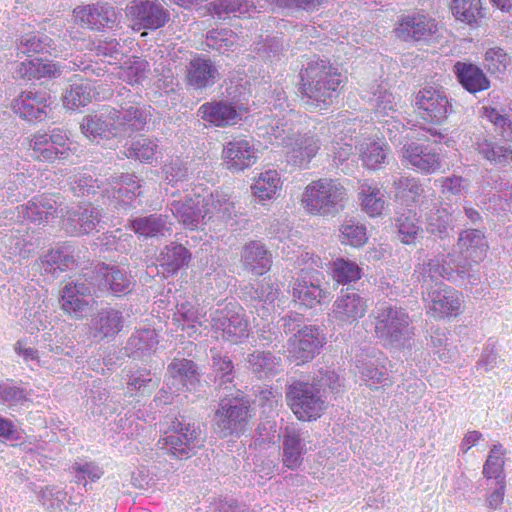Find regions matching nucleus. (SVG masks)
<instances>
[{
	"label": "nucleus",
	"mask_w": 512,
	"mask_h": 512,
	"mask_svg": "<svg viewBox=\"0 0 512 512\" xmlns=\"http://www.w3.org/2000/svg\"><path fill=\"white\" fill-rule=\"evenodd\" d=\"M345 80L337 68L320 60L309 63L300 72L299 91L307 99L308 105L324 109L332 103L333 93L338 91Z\"/></svg>",
	"instance_id": "nucleus-1"
},
{
	"label": "nucleus",
	"mask_w": 512,
	"mask_h": 512,
	"mask_svg": "<svg viewBox=\"0 0 512 512\" xmlns=\"http://www.w3.org/2000/svg\"><path fill=\"white\" fill-rule=\"evenodd\" d=\"M346 199L347 190L338 179L320 178L305 186L300 203L309 215L326 216L337 211Z\"/></svg>",
	"instance_id": "nucleus-2"
},
{
	"label": "nucleus",
	"mask_w": 512,
	"mask_h": 512,
	"mask_svg": "<svg viewBox=\"0 0 512 512\" xmlns=\"http://www.w3.org/2000/svg\"><path fill=\"white\" fill-rule=\"evenodd\" d=\"M253 417L250 403L244 396L223 397L215 411L216 431L222 438H239L251 430Z\"/></svg>",
	"instance_id": "nucleus-3"
},
{
	"label": "nucleus",
	"mask_w": 512,
	"mask_h": 512,
	"mask_svg": "<svg viewBox=\"0 0 512 512\" xmlns=\"http://www.w3.org/2000/svg\"><path fill=\"white\" fill-rule=\"evenodd\" d=\"M427 133L434 138L438 137V142L444 137L436 130H425L409 137L400 151V160L404 166L425 175L439 171L442 162L439 152L432 146Z\"/></svg>",
	"instance_id": "nucleus-4"
},
{
	"label": "nucleus",
	"mask_w": 512,
	"mask_h": 512,
	"mask_svg": "<svg viewBox=\"0 0 512 512\" xmlns=\"http://www.w3.org/2000/svg\"><path fill=\"white\" fill-rule=\"evenodd\" d=\"M376 337L384 345H395L411 339L414 328L404 308L388 302L379 303L372 313Z\"/></svg>",
	"instance_id": "nucleus-5"
},
{
	"label": "nucleus",
	"mask_w": 512,
	"mask_h": 512,
	"mask_svg": "<svg viewBox=\"0 0 512 512\" xmlns=\"http://www.w3.org/2000/svg\"><path fill=\"white\" fill-rule=\"evenodd\" d=\"M205 444V437L199 426L185 424L175 418L170 427L158 440V446L166 453L178 460H187Z\"/></svg>",
	"instance_id": "nucleus-6"
},
{
	"label": "nucleus",
	"mask_w": 512,
	"mask_h": 512,
	"mask_svg": "<svg viewBox=\"0 0 512 512\" xmlns=\"http://www.w3.org/2000/svg\"><path fill=\"white\" fill-rule=\"evenodd\" d=\"M69 140V132L63 128H54L49 134L37 131L27 138L33 160L49 164L68 161L71 155L76 154V148L68 145Z\"/></svg>",
	"instance_id": "nucleus-7"
},
{
	"label": "nucleus",
	"mask_w": 512,
	"mask_h": 512,
	"mask_svg": "<svg viewBox=\"0 0 512 512\" xmlns=\"http://www.w3.org/2000/svg\"><path fill=\"white\" fill-rule=\"evenodd\" d=\"M286 402L296 418L304 422L317 420L327 407L317 384L299 380L288 386Z\"/></svg>",
	"instance_id": "nucleus-8"
},
{
	"label": "nucleus",
	"mask_w": 512,
	"mask_h": 512,
	"mask_svg": "<svg viewBox=\"0 0 512 512\" xmlns=\"http://www.w3.org/2000/svg\"><path fill=\"white\" fill-rule=\"evenodd\" d=\"M369 305L368 300L355 289H342L333 303L330 317L339 327L355 325L362 319Z\"/></svg>",
	"instance_id": "nucleus-9"
},
{
	"label": "nucleus",
	"mask_w": 512,
	"mask_h": 512,
	"mask_svg": "<svg viewBox=\"0 0 512 512\" xmlns=\"http://www.w3.org/2000/svg\"><path fill=\"white\" fill-rule=\"evenodd\" d=\"M125 14L135 31L156 30L169 21L168 11L158 0H133L126 6Z\"/></svg>",
	"instance_id": "nucleus-10"
},
{
	"label": "nucleus",
	"mask_w": 512,
	"mask_h": 512,
	"mask_svg": "<svg viewBox=\"0 0 512 512\" xmlns=\"http://www.w3.org/2000/svg\"><path fill=\"white\" fill-rule=\"evenodd\" d=\"M414 107L417 115L425 122L441 124L448 117L450 103L443 91L429 86L415 94Z\"/></svg>",
	"instance_id": "nucleus-11"
},
{
	"label": "nucleus",
	"mask_w": 512,
	"mask_h": 512,
	"mask_svg": "<svg viewBox=\"0 0 512 512\" xmlns=\"http://www.w3.org/2000/svg\"><path fill=\"white\" fill-rule=\"evenodd\" d=\"M324 274L320 271H303L292 285V298L300 306L314 308L326 302L330 293L322 288Z\"/></svg>",
	"instance_id": "nucleus-12"
},
{
	"label": "nucleus",
	"mask_w": 512,
	"mask_h": 512,
	"mask_svg": "<svg viewBox=\"0 0 512 512\" xmlns=\"http://www.w3.org/2000/svg\"><path fill=\"white\" fill-rule=\"evenodd\" d=\"M463 295L446 285H436L428 293L427 314L437 320L458 317L462 312Z\"/></svg>",
	"instance_id": "nucleus-13"
},
{
	"label": "nucleus",
	"mask_w": 512,
	"mask_h": 512,
	"mask_svg": "<svg viewBox=\"0 0 512 512\" xmlns=\"http://www.w3.org/2000/svg\"><path fill=\"white\" fill-rule=\"evenodd\" d=\"M326 343L325 335L316 326H305L288 341V351L296 365L311 361Z\"/></svg>",
	"instance_id": "nucleus-14"
},
{
	"label": "nucleus",
	"mask_w": 512,
	"mask_h": 512,
	"mask_svg": "<svg viewBox=\"0 0 512 512\" xmlns=\"http://www.w3.org/2000/svg\"><path fill=\"white\" fill-rule=\"evenodd\" d=\"M203 206L205 209L202 214V211L196 210L192 205V201H189L177 205L175 207V215L186 228L193 230L197 228L200 218H207L208 220L212 219L214 216L221 218L225 215H229L233 207L232 203L228 200L221 202L219 199H215L213 194L205 201Z\"/></svg>",
	"instance_id": "nucleus-15"
},
{
	"label": "nucleus",
	"mask_w": 512,
	"mask_h": 512,
	"mask_svg": "<svg viewBox=\"0 0 512 512\" xmlns=\"http://www.w3.org/2000/svg\"><path fill=\"white\" fill-rule=\"evenodd\" d=\"M63 197L49 193L35 196L22 206L24 217L35 223H55L64 211Z\"/></svg>",
	"instance_id": "nucleus-16"
},
{
	"label": "nucleus",
	"mask_w": 512,
	"mask_h": 512,
	"mask_svg": "<svg viewBox=\"0 0 512 512\" xmlns=\"http://www.w3.org/2000/svg\"><path fill=\"white\" fill-rule=\"evenodd\" d=\"M75 22L90 29L100 30L112 27L117 19L115 9L108 3L77 6L73 10Z\"/></svg>",
	"instance_id": "nucleus-17"
},
{
	"label": "nucleus",
	"mask_w": 512,
	"mask_h": 512,
	"mask_svg": "<svg viewBox=\"0 0 512 512\" xmlns=\"http://www.w3.org/2000/svg\"><path fill=\"white\" fill-rule=\"evenodd\" d=\"M49 100L47 93L25 91L14 99L12 109L23 119L41 122L47 118Z\"/></svg>",
	"instance_id": "nucleus-18"
},
{
	"label": "nucleus",
	"mask_w": 512,
	"mask_h": 512,
	"mask_svg": "<svg viewBox=\"0 0 512 512\" xmlns=\"http://www.w3.org/2000/svg\"><path fill=\"white\" fill-rule=\"evenodd\" d=\"M198 115L209 125L221 128L234 126L241 120V113L237 107L224 100L202 104L198 109Z\"/></svg>",
	"instance_id": "nucleus-19"
},
{
	"label": "nucleus",
	"mask_w": 512,
	"mask_h": 512,
	"mask_svg": "<svg viewBox=\"0 0 512 512\" xmlns=\"http://www.w3.org/2000/svg\"><path fill=\"white\" fill-rule=\"evenodd\" d=\"M222 158L227 169L240 172L257 162L256 151L247 139H234L228 142L222 151Z\"/></svg>",
	"instance_id": "nucleus-20"
},
{
	"label": "nucleus",
	"mask_w": 512,
	"mask_h": 512,
	"mask_svg": "<svg viewBox=\"0 0 512 512\" xmlns=\"http://www.w3.org/2000/svg\"><path fill=\"white\" fill-rule=\"evenodd\" d=\"M217 329L222 330V337L234 344L242 343L249 336L248 320L245 310L240 305H231L223 319L215 321Z\"/></svg>",
	"instance_id": "nucleus-21"
},
{
	"label": "nucleus",
	"mask_w": 512,
	"mask_h": 512,
	"mask_svg": "<svg viewBox=\"0 0 512 512\" xmlns=\"http://www.w3.org/2000/svg\"><path fill=\"white\" fill-rule=\"evenodd\" d=\"M91 296L90 288L84 283H67L61 292V309L69 316L82 319L89 309L85 299Z\"/></svg>",
	"instance_id": "nucleus-22"
},
{
	"label": "nucleus",
	"mask_w": 512,
	"mask_h": 512,
	"mask_svg": "<svg viewBox=\"0 0 512 512\" xmlns=\"http://www.w3.org/2000/svg\"><path fill=\"white\" fill-rule=\"evenodd\" d=\"M435 28L436 24L433 19L414 13L403 16L395 32L404 41H420L430 36Z\"/></svg>",
	"instance_id": "nucleus-23"
},
{
	"label": "nucleus",
	"mask_w": 512,
	"mask_h": 512,
	"mask_svg": "<svg viewBox=\"0 0 512 512\" xmlns=\"http://www.w3.org/2000/svg\"><path fill=\"white\" fill-rule=\"evenodd\" d=\"M448 10L456 22L471 29L481 26L486 12L483 0H449Z\"/></svg>",
	"instance_id": "nucleus-24"
},
{
	"label": "nucleus",
	"mask_w": 512,
	"mask_h": 512,
	"mask_svg": "<svg viewBox=\"0 0 512 512\" xmlns=\"http://www.w3.org/2000/svg\"><path fill=\"white\" fill-rule=\"evenodd\" d=\"M283 188V180L275 169H268L253 178L250 186L253 196L261 203L278 198Z\"/></svg>",
	"instance_id": "nucleus-25"
},
{
	"label": "nucleus",
	"mask_w": 512,
	"mask_h": 512,
	"mask_svg": "<svg viewBox=\"0 0 512 512\" xmlns=\"http://www.w3.org/2000/svg\"><path fill=\"white\" fill-rule=\"evenodd\" d=\"M241 259L244 267L257 276L264 275L272 265L271 253L257 240H251L244 245Z\"/></svg>",
	"instance_id": "nucleus-26"
},
{
	"label": "nucleus",
	"mask_w": 512,
	"mask_h": 512,
	"mask_svg": "<svg viewBox=\"0 0 512 512\" xmlns=\"http://www.w3.org/2000/svg\"><path fill=\"white\" fill-rule=\"evenodd\" d=\"M453 72L458 82L470 93L485 91L490 87V81L484 71L471 62L457 61Z\"/></svg>",
	"instance_id": "nucleus-27"
},
{
	"label": "nucleus",
	"mask_w": 512,
	"mask_h": 512,
	"mask_svg": "<svg viewBox=\"0 0 512 512\" xmlns=\"http://www.w3.org/2000/svg\"><path fill=\"white\" fill-rule=\"evenodd\" d=\"M289 157L295 165L307 166L320 150V139L311 132L298 135L289 144Z\"/></svg>",
	"instance_id": "nucleus-28"
},
{
	"label": "nucleus",
	"mask_w": 512,
	"mask_h": 512,
	"mask_svg": "<svg viewBox=\"0 0 512 512\" xmlns=\"http://www.w3.org/2000/svg\"><path fill=\"white\" fill-rule=\"evenodd\" d=\"M113 119L119 136L130 135L144 128L148 113L144 109L135 106H130L123 112L112 109L111 120Z\"/></svg>",
	"instance_id": "nucleus-29"
},
{
	"label": "nucleus",
	"mask_w": 512,
	"mask_h": 512,
	"mask_svg": "<svg viewBox=\"0 0 512 512\" xmlns=\"http://www.w3.org/2000/svg\"><path fill=\"white\" fill-rule=\"evenodd\" d=\"M81 132L90 141L98 139H110L118 137L114 119L111 120V111L106 115L105 119L97 115H87L80 123Z\"/></svg>",
	"instance_id": "nucleus-30"
},
{
	"label": "nucleus",
	"mask_w": 512,
	"mask_h": 512,
	"mask_svg": "<svg viewBox=\"0 0 512 512\" xmlns=\"http://www.w3.org/2000/svg\"><path fill=\"white\" fill-rule=\"evenodd\" d=\"M217 74V69L212 61L198 55L190 61L187 81L196 89H204L214 84Z\"/></svg>",
	"instance_id": "nucleus-31"
},
{
	"label": "nucleus",
	"mask_w": 512,
	"mask_h": 512,
	"mask_svg": "<svg viewBox=\"0 0 512 512\" xmlns=\"http://www.w3.org/2000/svg\"><path fill=\"white\" fill-rule=\"evenodd\" d=\"M358 200L362 211L370 217H377L383 213L385 201L380 188L367 180L360 183Z\"/></svg>",
	"instance_id": "nucleus-32"
},
{
	"label": "nucleus",
	"mask_w": 512,
	"mask_h": 512,
	"mask_svg": "<svg viewBox=\"0 0 512 512\" xmlns=\"http://www.w3.org/2000/svg\"><path fill=\"white\" fill-rule=\"evenodd\" d=\"M458 246L466 254V258L475 262L482 260L488 249L483 233L476 229L463 231L460 234Z\"/></svg>",
	"instance_id": "nucleus-33"
},
{
	"label": "nucleus",
	"mask_w": 512,
	"mask_h": 512,
	"mask_svg": "<svg viewBox=\"0 0 512 512\" xmlns=\"http://www.w3.org/2000/svg\"><path fill=\"white\" fill-rule=\"evenodd\" d=\"M359 157L367 169L376 170L385 163L387 145L372 138L364 139L358 146Z\"/></svg>",
	"instance_id": "nucleus-34"
},
{
	"label": "nucleus",
	"mask_w": 512,
	"mask_h": 512,
	"mask_svg": "<svg viewBox=\"0 0 512 512\" xmlns=\"http://www.w3.org/2000/svg\"><path fill=\"white\" fill-rule=\"evenodd\" d=\"M330 276L338 285H349L359 281L363 271L356 262L339 257L330 265Z\"/></svg>",
	"instance_id": "nucleus-35"
},
{
	"label": "nucleus",
	"mask_w": 512,
	"mask_h": 512,
	"mask_svg": "<svg viewBox=\"0 0 512 512\" xmlns=\"http://www.w3.org/2000/svg\"><path fill=\"white\" fill-rule=\"evenodd\" d=\"M506 453L507 451L502 444H495L491 447L483 465L482 474L484 478L506 481L504 472Z\"/></svg>",
	"instance_id": "nucleus-36"
},
{
	"label": "nucleus",
	"mask_w": 512,
	"mask_h": 512,
	"mask_svg": "<svg viewBox=\"0 0 512 512\" xmlns=\"http://www.w3.org/2000/svg\"><path fill=\"white\" fill-rule=\"evenodd\" d=\"M123 327L121 312L115 309H108L99 313L95 323V337L100 339L115 337Z\"/></svg>",
	"instance_id": "nucleus-37"
},
{
	"label": "nucleus",
	"mask_w": 512,
	"mask_h": 512,
	"mask_svg": "<svg viewBox=\"0 0 512 512\" xmlns=\"http://www.w3.org/2000/svg\"><path fill=\"white\" fill-rule=\"evenodd\" d=\"M129 228L140 237H156L163 234L166 229V217L162 215H149L130 220Z\"/></svg>",
	"instance_id": "nucleus-38"
},
{
	"label": "nucleus",
	"mask_w": 512,
	"mask_h": 512,
	"mask_svg": "<svg viewBox=\"0 0 512 512\" xmlns=\"http://www.w3.org/2000/svg\"><path fill=\"white\" fill-rule=\"evenodd\" d=\"M93 87L90 81L80 79L67 90L64 104L69 109H79L87 106L93 97Z\"/></svg>",
	"instance_id": "nucleus-39"
},
{
	"label": "nucleus",
	"mask_w": 512,
	"mask_h": 512,
	"mask_svg": "<svg viewBox=\"0 0 512 512\" xmlns=\"http://www.w3.org/2000/svg\"><path fill=\"white\" fill-rule=\"evenodd\" d=\"M476 150L491 163L507 165L512 162L510 147L498 145L488 139H479L476 142Z\"/></svg>",
	"instance_id": "nucleus-40"
},
{
	"label": "nucleus",
	"mask_w": 512,
	"mask_h": 512,
	"mask_svg": "<svg viewBox=\"0 0 512 512\" xmlns=\"http://www.w3.org/2000/svg\"><path fill=\"white\" fill-rule=\"evenodd\" d=\"M60 72V67L41 58H34L21 63L20 73L28 79L52 78Z\"/></svg>",
	"instance_id": "nucleus-41"
},
{
	"label": "nucleus",
	"mask_w": 512,
	"mask_h": 512,
	"mask_svg": "<svg viewBox=\"0 0 512 512\" xmlns=\"http://www.w3.org/2000/svg\"><path fill=\"white\" fill-rule=\"evenodd\" d=\"M168 371L172 378L178 379L184 386L199 382L197 367L192 360L174 358L168 365Z\"/></svg>",
	"instance_id": "nucleus-42"
},
{
	"label": "nucleus",
	"mask_w": 512,
	"mask_h": 512,
	"mask_svg": "<svg viewBox=\"0 0 512 512\" xmlns=\"http://www.w3.org/2000/svg\"><path fill=\"white\" fill-rule=\"evenodd\" d=\"M303 445L301 438L297 433H291L284 436L283 439V464L295 470L302 464Z\"/></svg>",
	"instance_id": "nucleus-43"
},
{
	"label": "nucleus",
	"mask_w": 512,
	"mask_h": 512,
	"mask_svg": "<svg viewBox=\"0 0 512 512\" xmlns=\"http://www.w3.org/2000/svg\"><path fill=\"white\" fill-rule=\"evenodd\" d=\"M339 232V240L343 245L359 248L364 246L368 240L365 225L353 220L345 221L340 226Z\"/></svg>",
	"instance_id": "nucleus-44"
},
{
	"label": "nucleus",
	"mask_w": 512,
	"mask_h": 512,
	"mask_svg": "<svg viewBox=\"0 0 512 512\" xmlns=\"http://www.w3.org/2000/svg\"><path fill=\"white\" fill-rule=\"evenodd\" d=\"M102 277L105 285H107L111 293L116 296L127 294L131 291L132 282L130 278L117 267L106 266L102 272Z\"/></svg>",
	"instance_id": "nucleus-45"
},
{
	"label": "nucleus",
	"mask_w": 512,
	"mask_h": 512,
	"mask_svg": "<svg viewBox=\"0 0 512 512\" xmlns=\"http://www.w3.org/2000/svg\"><path fill=\"white\" fill-rule=\"evenodd\" d=\"M357 368L361 374V378L366 382L369 387H374L378 384L391 385L392 380L387 376L386 372L378 367L374 362H366L365 359L357 360Z\"/></svg>",
	"instance_id": "nucleus-46"
},
{
	"label": "nucleus",
	"mask_w": 512,
	"mask_h": 512,
	"mask_svg": "<svg viewBox=\"0 0 512 512\" xmlns=\"http://www.w3.org/2000/svg\"><path fill=\"white\" fill-rule=\"evenodd\" d=\"M397 223L401 241L408 245L414 244L420 232L416 213L408 210L400 214Z\"/></svg>",
	"instance_id": "nucleus-47"
},
{
	"label": "nucleus",
	"mask_w": 512,
	"mask_h": 512,
	"mask_svg": "<svg viewBox=\"0 0 512 512\" xmlns=\"http://www.w3.org/2000/svg\"><path fill=\"white\" fill-rule=\"evenodd\" d=\"M510 62L511 58L508 53L499 46L487 49L484 54V65L490 74L504 73Z\"/></svg>",
	"instance_id": "nucleus-48"
},
{
	"label": "nucleus",
	"mask_w": 512,
	"mask_h": 512,
	"mask_svg": "<svg viewBox=\"0 0 512 512\" xmlns=\"http://www.w3.org/2000/svg\"><path fill=\"white\" fill-rule=\"evenodd\" d=\"M149 63L140 57H133L130 64L121 68V77L129 84H140L147 77Z\"/></svg>",
	"instance_id": "nucleus-49"
},
{
	"label": "nucleus",
	"mask_w": 512,
	"mask_h": 512,
	"mask_svg": "<svg viewBox=\"0 0 512 512\" xmlns=\"http://www.w3.org/2000/svg\"><path fill=\"white\" fill-rule=\"evenodd\" d=\"M72 471L75 474V482L84 486L87 485V479L96 482L104 474L102 468L95 462H76L72 465Z\"/></svg>",
	"instance_id": "nucleus-50"
},
{
	"label": "nucleus",
	"mask_w": 512,
	"mask_h": 512,
	"mask_svg": "<svg viewBox=\"0 0 512 512\" xmlns=\"http://www.w3.org/2000/svg\"><path fill=\"white\" fill-rule=\"evenodd\" d=\"M157 150V145L150 139H140L134 142L128 150L127 157L135 158L141 162H151Z\"/></svg>",
	"instance_id": "nucleus-51"
},
{
	"label": "nucleus",
	"mask_w": 512,
	"mask_h": 512,
	"mask_svg": "<svg viewBox=\"0 0 512 512\" xmlns=\"http://www.w3.org/2000/svg\"><path fill=\"white\" fill-rule=\"evenodd\" d=\"M202 17L210 15L217 16L222 19L228 16L230 13H235L241 10V4L231 2L228 0H220L217 2H211L208 5L199 9Z\"/></svg>",
	"instance_id": "nucleus-52"
},
{
	"label": "nucleus",
	"mask_w": 512,
	"mask_h": 512,
	"mask_svg": "<svg viewBox=\"0 0 512 512\" xmlns=\"http://www.w3.org/2000/svg\"><path fill=\"white\" fill-rule=\"evenodd\" d=\"M42 263L50 267L51 272L57 270L63 272L69 269L74 264L73 257L64 254L61 250H51L42 259Z\"/></svg>",
	"instance_id": "nucleus-53"
},
{
	"label": "nucleus",
	"mask_w": 512,
	"mask_h": 512,
	"mask_svg": "<svg viewBox=\"0 0 512 512\" xmlns=\"http://www.w3.org/2000/svg\"><path fill=\"white\" fill-rule=\"evenodd\" d=\"M81 209V207H79L77 210L67 209L65 206L64 211L62 214H60L59 221L57 222L58 225L69 234L79 235L78 227L80 220H82V211H80Z\"/></svg>",
	"instance_id": "nucleus-54"
},
{
	"label": "nucleus",
	"mask_w": 512,
	"mask_h": 512,
	"mask_svg": "<svg viewBox=\"0 0 512 512\" xmlns=\"http://www.w3.org/2000/svg\"><path fill=\"white\" fill-rule=\"evenodd\" d=\"M483 114L488 121H490L497 129L501 130L503 136L512 135V121L508 116L501 114L494 107H484Z\"/></svg>",
	"instance_id": "nucleus-55"
},
{
	"label": "nucleus",
	"mask_w": 512,
	"mask_h": 512,
	"mask_svg": "<svg viewBox=\"0 0 512 512\" xmlns=\"http://www.w3.org/2000/svg\"><path fill=\"white\" fill-rule=\"evenodd\" d=\"M167 256L169 258L167 266L170 271L176 272L190 261L191 254L183 245H174L168 249Z\"/></svg>",
	"instance_id": "nucleus-56"
},
{
	"label": "nucleus",
	"mask_w": 512,
	"mask_h": 512,
	"mask_svg": "<svg viewBox=\"0 0 512 512\" xmlns=\"http://www.w3.org/2000/svg\"><path fill=\"white\" fill-rule=\"evenodd\" d=\"M50 42L51 39L48 36L38 37L34 33H31L22 37L20 45L24 47L22 51L24 54H39L47 51Z\"/></svg>",
	"instance_id": "nucleus-57"
},
{
	"label": "nucleus",
	"mask_w": 512,
	"mask_h": 512,
	"mask_svg": "<svg viewBox=\"0 0 512 512\" xmlns=\"http://www.w3.org/2000/svg\"><path fill=\"white\" fill-rule=\"evenodd\" d=\"M327 0H270L271 5L278 8L296 7L306 11L317 9Z\"/></svg>",
	"instance_id": "nucleus-58"
},
{
	"label": "nucleus",
	"mask_w": 512,
	"mask_h": 512,
	"mask_svg": "<svg viewBox=\"0 0 512 512\" xmlns=\"http://www.w3.org/2000/svg\"><path fill=\"white\" fill-rule=\"evenodd\" d=\"M82 220L79 223V235L91 233L100 222V214L94 209L84 208L81 214Z\"/></svg>",
	"instance_id": "nucleus-59"
},
{
	"label": "nucleus",
	"mask_w": 512,
	"mask_h": 512,
	"mask_svg": "<svg viewBox=\"0 0 512 512\" xmlns=\"http://www.w3.org/2000/svg\"><path fill=\"white\" fill-rule=\"evenodd\" d=\"M428 221L432 233L442 234L446 232L451 222V215L445 209L437 210L429 216Z\"/></svg>",
	"instance_id": "nucleus-60"
},
{
	"label": "nucleus",
	"mask_w": 512,
	"mask_h": 512,
	"mask_svg": "<svg viewBox=\"0 0 512 512\" xmlns=\"http://www.w3.org/2000/svg\"><path fill=\"white\" fill-rule=\"evenodd\" d=\"M390 111H394L393 107V95L392 93L385 92L382 96L379 97L374 115L377 121L383 122L384 117L388 116ZM385 122H387L385 120Z\"/></svg>",
	"instance_id": "nucleus-61"
},
{
	"label": "nucleus",
	"mask_w": 512,
	"mask_h": 512,
	"mask_svg": "<svg viewBox=\"0 0 512 512\" xmlns=\"http://www.w3.org/2000/svg\"><path fill=\"white\" fill-rule=\"evenodd\" d=\"M0 397L6 402H19L25 395L21 388L4 383L0 384Z\"/></svg>",
	"instance_id": "nucleus-62"
},
{
	"label": "nucleus",
	"mask_w": 512,
	"mask_h": 512,
	"mask_svg": "<svg viewBox=\"0 0 512 512\" xmlns=\"http://www.w3.org/2000/svg\"><path fill=\"white\" fill-rule=\"evenodd\" d=\"M496 484L498 488L487 497V503L491 510H496L501 506L505 495L506 481H496Z\"/></svg>",
	"instance_id": "nucleus-63"
},
{
	"label": "nucleus",
	"mask_w": 512,
	"mask_h": 512,
	"mask_svg": "<svg viewBox=\"0 0 512 512\" xmlns=\"http://www.w3.org/2000/svg\"><path fill=\"white\" fill-rule=\"evenodd\" d=\"M395 188L399 192H404L405 190H409L414 194H419L421 191V186L418 181L414 178L409 177H400L394 182Z\"/></svg>",
	"instance_id": "nucleus-64"
}]
</instances>
